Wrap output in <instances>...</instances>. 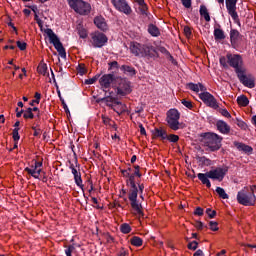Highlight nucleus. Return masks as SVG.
Wrapping results in <instances>:
<instances>
[{
  "label": "nucleus",
  "instance_id": "obj_51",
  "mask_svg": "<svg viewBox=\"0 0 256 256\" xmlns=\"http://www.w3.org/2000/svg\"><path fill=\"white\" fill-rule=\"evenodd\" d=\"M73 251H75V246H68V248L65 250L66 256H71V253H73Z\"/></svg>",
  "mask_w": 256,
  "mask_h": 256
},
{
  "label": "nucleus",
  "instance_id": "obj_14",
  "mask_svg": "<svg viewBox=\"0 0 256 256\" xmlns=\"http://www.w3.org/2000/svg\"><path fill=\"white\" fill-rule=\"evenodd\" d=\"M237 77L245 87H248L249 89L255 87V77L252 75H245V72L242 70L237 74Z\"/></svg>",
  "mask_w": 256,
  "mask_h": 256
},
{
  "label": "nucleus",
  "instance_id": "obj_61",
  "mask_svg": "<svg viewBox=\"0 0 256 256\" xmlns=\"http://www.w3.org/2000/svg\"><path fill=\"white\" fill-rule=\"evenodd\" d=\"M202 162L204 163V165H211V160L205 158V157H202Z\"/></svg>",
  "mask_w": 256,
  "mask_h": 256
},
{
  "label": "nucleus",
  "instance_id": "obj_64",
  "mask_svg": "<svg viewBox=\"0 0 256 256\" xmlns=\"http://www.w3.org/2000/svg\"><path fill=\"white\" fill-rule=\"evenodd\" d=\"M225 253H227L226 250H221V251L217 254V256H226Z\"/></svg>",
  "mask_w": 256,
  "mask_h": 256
},
{
  "label": "nucleus",
  "instance_id": "obj_33",
  "mask_svg": "<svg viewBox=\"0 0 256 256\" xmlns=\"http://www.w3.org/2000/svg\"><path fill=\"white\" fill-rule=\"evenodd\" d=\"M121 233H124L127 235L128 233H131V226L127 223H124L120 226Z\"/></svg>",
  "mask_w": 256,
  "mask_h": 256
},
{
  "label": "nucleus",
  "instance_id": "obj_45",
  "mask_svg": "<svg viewBox=\"0 0 256 256\" xmlns=\"http://www.w3.org/2000/svg\"><path fill=\"white\" fill-rule=\"evenodd\" d=\"M16 43L20 51H25L27 49V43L21 41H17Z\"/></svg>",
  "mask_w": 256,
  "mask_h": 256
},
{
  "label": "nucleus",
  "instance_id": "obj_28",
  "mask_svg": "<svg viewBox=\"0 0 256 256\" xmlns=\"http://www.w3.org/2000/svg\"><path fill=\"white\" fill-rule=\"evenodd\" d=\"M237 103L240 107H247V105H249V98L245 95H241L237 98Z\"/></svg>",
  "mask_w": 256,
  "mask_h": 256
},
{
  "label": "nucleus",
  "instance_id": "obj_54",
  "mask_svg": "<svg viewBox=\"0 0 256 256\" xmlns=\"http://www.w3.org/2000/svg\"><path fill=\"white\" fill-rule=\"evenodd\" d=\"M141 13L145 14L147 13V4L145 2L143 4H139Z\"/></svg>",
  "mask_w": 256,
  "mask_h": 256
},
{
  "label": "nucleus",
  "instance_id": "obj_2",
  "mask_svg": "<svg viewBox=\"0 0 256 256\" xmlns=\"http://www.w3.org/2000/svg\"><path fill=\"white\" fill-rule=\"evenodd\" d=\"M38 27H40V31L45 33L47 37L49 38L50 43L55 47L56 51H58L60 57L62 59H65L67 57V52H65V47H63V44L61 43V40H59V37H57V34L51 30V28H43V22H37Z\"/></svg>",
  "mask_w": 256,
  "mask_h": 256
},
{
  "label": "nucleus",
  "instance_id": "obj_42",
  "mask_svg": "<svg viewBox=\"0 0 256 256\" xmlns=\"http://www.w3.org/2000/svg\"><path fill=\"white\" fill-rule=\"evenodd\" d=\"M166 139H168V141H170L171 143H177V141H179V137L175 134L167 135Z\"/></svg>",
  "mask_w": 256,
  "mask_h": 256
},
{
  "label": "nucleus",
  "instance_id": "obj_1",
  "mask_svg": "<svg viewBox=\"0 0 256 256\" xmlns=\"http://www.w3.org/2000/svg\"><path fill=\"white\" fill-rule=\"evenodd\" d=\"M139 165L134 166L133 168H127L122 170L121 173L123 177L126 178L127 186L129 187L128 198L131 202V207L134 211V215H138V217H143V207L137 201V195L143 193V189L145 186L143 184H139V179H141V172L139 171ZM137 185L139 189L137 188Z\"/></svg>",
  "mask_w": 256,
  "mask_h": 256
},
{
  "label": "nucleus",
  "instance_id": "obj_8",
  "mask_svg": "<svg viewBox=\"0 0 256 256\" xmlns=\"http://www.w3.org/2000/svg\"><path fill=\"white\" fill-rule=\"evenodd\" d=\"M227 63L230 67L235 69V72L241 73L243 71V57L239 54H227Z\"/></svg>",
  "mask_w": 256,
  "mask_h": 256
},
{
  "label": "nucleus",
  "instance_id": "obj_35",
  "mask_svg": "<svg viewBox=\"0 0 256 256\" xmlns=\"http://www.w3.org/2000/svg\"><path fill=\"white\" fill-rule=\"evenodd\" d=\"M23 117L24 119H33V117H35L33 114V108H28L26 111H24Z\"/></svg>",
  "mask_w": 256,
  "mask_h": 256
},
{
  "label": "nucleus",
  "instance_id": "obj_52",
  "mask_svg": "<svg viewBox=\"0 0 256 256\" xmlns=\"http://www.w3.org/2000/svg\"><path fill=\"white\" fill-rule=\"evenodd\" d=\"M204 211H203V208L201 207H197L194 211V215H197L198 217H202Z\"/></svg>",
  "mask_w": 256,
  "mask_h": 256
},
{
  "label": "nucleus",
  "instance_id": "obj_19",
  "mask_svg": "<svg viewBox=\"0 0 256 256\" xmlns=\"http://www.w3.org/2000/svg\"><path fill=\"white\" fill-rule=\"evenodd\" d=\"M234 147H236L238 151H242V153H245L246 155H251V153H253V147L241 142H234Z\"/></svg>",
  "mask_w": 256,
  "mask_h": 256
},
{
  "label": "nucleus",
  "instance_id": "obj_10",
  "mask_svg": "<svg viewBox=\"0 0 256 256\" xmlns=\"http://www.w3.org/2000/svg\"><path fill=\"white\" fill-rule=\"evenodd\" d=\"M111 3L116 11L124 13V15H131V13H133V10L131 9V6H129L127 0H111Z\"/></svg>",
  "mask_w": 256,
  "mask_h": 256
},
{
  "label": "nucleus",
  "instance_id": "obj_55",
  "mask_svg": "<svg viewBox=\"0 0 256 256\" xmlns=\"http://www.w3.org/2000/svg\"><path fill=\"white\" fill-rule=\"evenodd\" d=\"M182 5H184V7H186V9H189V7H191V0H181Z\"/></svg>",
  "mask_w": 256,
  "mask_h": 256
},
{
  "label": "nucleus",
  "instance_id": "obj_50",
  "mask_svg": "<svg viewBox=\"0 0 256 256\" xmlns=\"http://www.w3.org/2000/svg\"><path fill=\"white\" fill-rule=\"evenodd\" d=\"M198 245H199V243H197V241H192L188 244V249L195 251V249H197Z\"/></svg>",
  "mask_w": 256,
  "mask_h": 256
},
{
  "label": "nucleus",
  "instance_id": "obj_59",
  "mask_svg": "<svg viewBox=\"0 0 256 256\" xmlns=\"http://www.w3.org/2000/svg\"><path fill=\"white\" fill-rule=\"evenodd\" d=\"M220 65L227 67V59L225 57L220 58Z\"/></svg>",
  "mask_w": 256,
  "mask_h": 256
},
{
  "label": "nucleus",
  "instance_id": "obj_3",
  "mask_svg": "<svg viewBox=\"0 0 256 256\" xmlns=\"http://www.w3.org/2000/svg\"><path fill=\"white\" fill-rule=\"evenodd\" d=\"M130 51L135 57H157V50L151 45L140 44L132 42L130 44Z\"/></svg>",
  "mask_w": 256,
  "mask_h": 256
},
{
  "label": "nucleus",
  "instance_id": "obj_13",
  "mask_svg": "<svg viewBox=\"0 0 256 256\" xmlns=\"http://www.w3.org/2000/svg\"><path fill=\"white\" fill-rule=\"evenodd\" d=\"M227 171H229V168L227 167H219L213 170H210L208 172V177L209 179H214L216 181H221L222 179L225 178V175H227Z\"/></svg>",
  "mask_w": 256,
  "mask_h": 256
},
{
  "label": "nucleus",
  "instance_id": "obj_48",
  "mask_svg": "<svg viewBox=\"0 0 256 256\" xmlns=\"http://www.w3.org/2000/svg\"><path fill=\"white\" fill-rule=\"evenodd\" d=\"M219 113L223 115V117H227V119H231V114L229 113V111H227V109H220Z\"/></svg>",
  "mask_w": 256,
  "mask_h": 256
},
{
  "label": "nucleus",
  "instance_id": "obj_37",
  "mask_svg": "<svg viewBox=\"0 0 256 256\" xmlns=\"http://www.w3.org/2000/svg\"><path fill=\"white\" fill-rule=\"evenodd\" d=\"M159 51H160V53H163V55H166V57H167L168 59H170V61H173V56L171 55V53H169V51L167 50V48H165V47H160V48H159Z\"/></svg>",
  "mask_w": 256,
  "mask_h": 256
},
{
  "label": "nucleus",
  "instance_id": "obj_23",
  "mask_svg": "<svg viewBox=\"0 0 256 256\" xmlns=\"http://www.w3.org/2000/svg\"><path fill=\"white\" fill-rule=\"evenodd\" d=\"M240 34L237 30L230 31V41L234 49L237 48V43H239Z\"/></svg>",
  "mask_w": 256,
  "mask_h": 256
},
{
  "label": "nucleus",
  "instance_id": "obj_21",
  "mask_svg": "<svg viewBox=\"0 0 256 256\" xmlns=\"http://www.w3.org/2000/svg\"><path fill=\"white\" fill-rule=\"evenodd\" d=\"M216 127L218 129V131H220V133H223V135H227L229 134V132L231 131V127H229L225 121L223 120H219L216 123Z\"/></svg>",
  "mask_w": 256,
  "mask_h": 256
},
{
  "label": "nucleus",
  "instance_id": "obj_58",
  "mask_svg": "<svg viewBox=\"0 0 256 256\" xmlns=\"http://www.w3.org/2000/svg\"><path fill=\"white\" fill-rule=\"evenodd\" d=\"M102 121H103L104 125H109V123H111V119H109L108 117L103 116V115H102Z\"/></svg>",
  "mask_w": 256,
  "mask_h": 256
},
{
  "label": "nucleus",
  "instance_id": "obj_29",
  "mask_svg": "<svg viewBox=\"0 0 256 256\" xmlns=\"http://www.w3.org/2000/svg\"><path fill=\"white\" fill-rule=\"evenodd\" d=\"M130 243H131V245H133L134 247H141V245H143V239H141V238L138 237V236H133V237L130 239Z\"/></svg>",
  "mask_w": 256,
  "mask_h": 256
},
{
  "label": "nucleus",
  "instance_id": "obj_11",
  "mask_svg": "<svg viewBox=\"0 0 256 256\" xmlns=\"http://www.w3.org/2000/svg\"><path fill=\"white\" fill-rule=\"evenodd\" d=\"M109 41L107 36L101 32H94L91 34V44L93 47L101 48Z\"/></svg>",
  "mask_w": 256,
  "mask_h": 256
},
{
  "label": "nucleus",
  "instance_id": "obj_30",
  "mask_svg": "<svg viewBox=\"0 0 256 256\" xmlns=\"http://www.w3.org/2000/svg\"><path fill=\"white\" fill-rule=\"evenodd\" d=\"M121 71H123L127 75H135V68H133L131 66L123 65V66H121Z\"/></svg>",
  "mask_w": 256,
  "mask_h": 256
},
{
  "label": "nucleus",
  "instance_id": "obj_34",
  "mask_svg": "<svg viewBox=\"0 0 256 256\" xmlns=\"http://www.w3.org/2000/svg\"><path fill=\"white\" fill-rule=\"evenodd\" d=\"M103 101H105L106 105L108 107H113L115 101H117L115 98H113V96H107L103 99Z\"/></svg>",
  "mask_w": 256,
  "mask_h": 256
},
{
  "label": "nucleus",
  "instance_id": "obj_46",
  "mask_svg": "<svg viewBox=\"0 0 256 256\" xmlns=\"http://www.w3.org/2000/svg\"><path fill=\"white\" fill-rule=\"evenodd\" d=\"M78 72L80 75H85L87 73V69L85 68V64H79Z\"/></svg>",
  "mask_w": 256,
  "mask_h": 256
},
{
  "label": "nucleus",
  "instance_id": "obj_20",
  "mask_svg": "<svg viewBox=\"0 0 256 256\" xmlns=\"http://www.w3.org/2000/svg\"><path fill=\"white\" fill-rule=\"evenodd\" d=\"M153 139H161L162 141L167 139V131L163 130V128H156L152 131Z\"/></svg>",
  "mask_w": 256,
  "mask_h": 256
},
{
  "label": "nucleus",
  "instance_id": "obj_22",
  "mask_svg": "<svg viewBox=\"0 0 256 256\" xmlns=\"http://www.w3.org/2000/svg\"><path fill=\"white\" fill-rule=\"evenodd\" d=\"M113 111L118 113V115H121L122 113H125L127 111V106L119 101H114V104L112 105Z\"/></svg>",
  "mask_w": 256,
  "mask_h": 256
},
{
  "label": "nucleus",
  "instance_id": "obj_62",
  "mask_svg": "<svg viewBox=\"0 0 256 256\" xmlns=\"http://www.w3.org/2000/svg\"><path fill=\"white\" fill-rule=\"evenodd\" d=\"M194 256H205L203 254V251L202 250H197L195 253H194Z\"/></svg>",
  "mask_w": 256,
  "mask_h": 256
},
{
  "label": "nucleus",
  "instance_id": "obj_44",
  "mask_svg": "<svg viewBox=\"0 0 256 256\" xmlns=\"http://www.w3.org/2000/svg\"><path fill=\"white\" fill-rule=\"evenodd\" d=\"M109 69L110 71H117V69H119V63H117V61L110 62Z\"/></svg>",
  "mask_w": 256,
  "mask_h": 256
},
{
  "label": "nucleus",
  "instance_id": "obj_27",
  "mask_svg": "<svg viewBox=\"0 0 256 256\" xmlns=\"http://www.w3.org/2000/svg\"><path fill=\"white\" fill-rule=\"evenodd\" d=\"M148 33H150V35H152V37H159V35H161L159 28H157V26H155L153 24L148 26Z\"/></svg>",
  "mask_w": 256,
  "mask_h": 256
},
{
  "label": "nucleus",
  "instance_id": "obj_16",
  "mask_svg": "<svg viewBox=\"0 0 256 256\" xmlns=\"http://www.w3.org/2000/svg\"><path fill=\"white\" fill-rule=\"evenodd\" d=\"M237 1L239 0H226V8L232 19H237Z\"/></svg>",
  "mask_w": 256,
  "mask_h": 256
},
{
  "label": "nucleus",
  "instance_id": "obj_4",
  "mask_svg": "<svg viewBox=\"0 0 256 256\" xmlns=\"http://www.w3.org/2000/svg\"><path fill=\"white\" fill-rule=\"evenodd\" d=\"M237 202L245 207H253L256 203V197L253 193V189L244 188L237 193Z\"/></svg>",
  "mask_w": 256,
  "mask_h": 256
},
{
  "label": "nucleus",
  "instance_id": "obj_38",
  "mask_svg": "<svg viewBox=\"0 0 256 256\" xmlns=\"http://www.w3.org/2000/svg\"><path fill=\"white\" fill-rule=\"evenodd\" d=\"M35 100H32L31 102H30V105L33 107V105H35V103L37 104V105H39V103H40V101H41V93H39V92H36L35 93Z\"/></svg>",
  "mask_w": 256,
  "mask_h": 256
},
{
  "label": "nucleus",
  "instance_id": "obj_15",
  "mask_svg": "<svg viewBox=\"0 0 256 256\" xmlns=\"http://www.w3.org/2000/svg\"><path fill=\"white\" fill-rule=\"evenodd\" d=\"M118 87H117V93L118 95H129L131 93V85L127 80L123 78H118Z\"/></svg>",
  "mask_w": 256,
  "mask_h": 256
},
{
  "label": "nucleus",
  "instance_id": "obj_5",
  "mask_svg": "<svg viewBox=\"0 0 256 256\" xmlns=\"http://www.w3.org/2000/svg\"><path fill=\"white\" fill-rule=\"evenodd\" d=\"M221 141H223V138L214 133L207 134L203 139L206 151H219L221 149Z\"/></svg>",
  "mask_w": 256,
  "mask_h": 256
},
{
  "label": "nucleus",
  "instance_id": "obj_7",
  "mask_svg": "<svg viewBox=\"0 0 256 256\" xmlns=\"http://www.w3.org/2000/svg\"><path fill=\"white\" fill-rule=\"evenodd\" d=\"M181 117V114L177 109H170L167 112V124L170 127V129H173V131H178L180 124H179V119Z\"/></svg>",
  "mask_w": 256,
  "mask_h": 256
},
{
  "label": "nucleus",
  "instance_id": "obj_41",
  "mask_svg": "<svg viewBox=\"0 0 256 256\" xmlns=\"http://www.w3.org/2000/svg\"><path fill=\"white\" fill-rule=\"evenodd\" d=\"M181 103H182V105H184V107H187V109H193V102H191L187 99H182Z\"/></svg>",
  "mask_w": 256,
  "mask_h": 256
},
{
  "label": "nucleus",
  "instance_id": "obj_12",
  "mask_svg": "<svg viewBox=\"0 0 256 256\" xmlns=\"http://www.w3.org/2000/svg\"><path fill=\"white\" fill-rule=\"evenodd\" d=\"M199 97L201 101H203V103H205V105H207L208 107H211L212 109L219 108V104H217V100L211 93L204 92V93H201Z\"/></svg>",
  "mask_w": 256,
  "mask_h": 256
},
{
  "label": "nucleus",
  "instance_id": "obj_40",
  "mask_svg": "<svg viewBox=\"0 0 256 256\" xmlns=\"http://www.w3.org/2000/svg\"><path fill=\"white\" fill-rule=\"evenodd\" d=\"M74 181L78 187H83V180L81 179V174L74 176Z\"/></svg>",
  "mask_w": 256,
  "mask_h": 256
},
{
  "label": "nucleus",
  "instance_id": "obj_18",
  "mask_svg": "<svg viewBox=\"0 0 256 256\" xmlns=\"http://www.w3.org/2000/svg\"><path fill=\"white\" fill-rule=\"evenodd\" d=\"M94 25H96V27L101 31H107V29H109L107 26V21L105 18H103V16H96L94 18Z\"/></svg>",
  "mask_w": 256,
  "mask_h": 256
},
{
  "label": "nucleus",
  "instance_id": "obj_9",
  "mask_svg": "<svg viewBox=\"0 0 256 256\" xmlns=\"http://www.w3.org/2000/svg\"><path fill=\"white\" fill-rule=\"evenodd\" d=\"M42 167H43V162L34 161L29 167H26L24 171L34 179H41V173H43Z\"/></svg>",
  "mask_w": 256,
  "mask_h": 256
},
{
  "label": "nucleus",
  "instance_id": "obj_31",
  "mask_svg": "<svg viewBox=\"0 0 256 256\" xmlns=\"http://www.w3.org/2000/svg\"><path fill=\"white\" fill-rule=\"evenodd\" d=\"M216 193L221 197V199H229V195L225 192V189L221 187L216 188Z\"/></svg>",
  "mask_w": 256,
  "mask_h": 256
},
{
  "label": "nucleus",
  "instance_id": "obj_53",
  "mask_svg": "<svg viewBox=\"0 0 256 256\" xmlns=\"http://www.w3.org/2000/svg\"><path fill=\"white\" fill-rule=\"evenodd\" d=\"M184 34L188 38L191 37V28H189V26L184 27Z\"/></svg>",
  "mask_w": 256,
  "mask_h": 256
},
{
  "label": "nucleus",
  "instance_id": "obj_24",
  "mask_svg": "<svg viewBox=\"0 0 256 256\" xmlns=\"http://www.w3.org/2000/svg\"><path fill=\"white\" fill-rule=\"evenodd\" d=\"M198 179L203 183V185H206L208 189H211V181H209V172L207 173H199Z\"/></svg>",
  "mask_w": 256,
  "mask_h": 256
},
{
  "label": "nucleus",
  "instance_id": "obj_49",
  "mask_svg": "<svg viewBox=\"0 0 256 256\" xmlns=\"http://www.w3.org/2000/svg\"><path fill=\"white\" fill-rule=\"evenodd\" d=\"M206 213L210 219H213L217 215V212L215 210H211V208L206 209Z\"/></svg>",
  "mask_w": 256,
  "mask_h": 256
},
{
  "label": "nucleus",
  "instance_id": "obj_60",
  "mask_svg": "<svg viewBox=\"0 0 256 256\" xmlns=\"http://www.w3.org/2000/svg\"><path fill=\"white\" fill-rule=\"evenodd\" d=\"M238 127H240L241 129H245V127H247V124H245V122L243 121H239L237 123Z\"/></svg>",
  "mask_w": 256,
  "mask_h": 256
},
{
  "label": "nucleus",
  "instance_id": "obj_6",
  "mask_svg": "<svg viewBox=\"0 0 256 256\" xmlns=\"http://www.w3.org/2000/svg\"><path fill=\"white\" fill-rule=\"evenodd\" d=\"M68 5L79 15H89L91 13V4L83 0H68Z\"/></svg>",
  "mask_w": 256,
  "mask_h": 256
},
{
  "label": "nucleus",
  "instance_id": "obj_26",
  "mask_svg": "<svg viewBox=\"0 0 256 256\" xmlns=\"http://www.w3.org/2000/svg\"><path fill=\"white\" fill-rule=\"evenodd\" d=\"M200 15L209 23L211 21V16L209 15V10L206 6H200Z\"/></svg>",
  "mask_w": 256,
  "mask_h": 256
},
{
  "label": "nucleus",
  "instance_id": "obj_36",
  "mask_svg": "<svg viewBox=\"0 0 256 256\" xmlns=\"http://www.w3.org/2000/svg\"><path fill=\"white\" fill-rule=\"evenodd\" d=\"M37 70L40 75H47V64H39Z\"/></svg>",
  "mask_w": 256,
  "mask_h": 256
},
{
  "label": "nucleus",
  "instance_id": "obj_17",
  "mask_svg": "<svg viewBox=\"0 0 256 256\" xmlns=\"http://www.w3.org/2000/svg\"><path fill=\"white\" fill-rule=\"evenodd\" d=\"M99 83H100L102 89H109L111 87V83H113V75H111V74L103 75L100 78Z\"/></svg>",
  "mask_w": 256,
  "mask_h": 256
},
{
  "label": "nucleus",
  "instance_id": "obj_56",
  "mask_svg": "<svg viewBox=\"0 0 256 256\" xmlns=\"http://www.w3.org/2000/svg\"><path fill=\"white\" fill-rule=\"evenodd\" d=\"M95 81H97V78H90L85 80L86 85H93V83H95Z\"/></svg>",
  "mask_w": 256,
  "mask_h": 256
},
{
  "label": "nucleus",
  "instance_id": "obj_32",
  "mask_svg": "<svg viewBox=\"0 0 256 256\" xmlns=\"http://www.w3.org/2000/svg\"><path fill=\"white\" fill-rule=\"evenodd\" d=\"M214 37H215V39H218V40L225 39V33L221 29H215Z\"/></svg>",
  "mask_w": 256,
  "mask_h": 256
},
{
  "label": "nucleus",
  "instance_id": "obj_63",
  "mask_svg": "<svg viewBox=\"0 0 256 256\" xmlns=\"http://www.w3.org/2000/svg\"><path fill=\"white\" fill-rule=\"evenodd\" d=\"M197 229H203V222H196Z\"/></svg>",
  "mask_w": 256,
  "mask_h": 256
},
{
  "label": "nucleus",
  "instance_id": "obj_39",
  "mask_svg": "<svg viewBox=\"0 0 256 256\" xmlns=\"http://www.w3.org/2000/svg\"><path fill=\"white\" fill-rule=\"evenodd\" d=\"M78 34L81 37V39H87V30L85 28H78Z\"/></svg>",
  "mask_w": 256,
  "mask_h": 256
},
{
  "label": "nucleus",
  "instance_id": "obj_25",
  "mask_svg": "<svg viewBox=\"0 0 256 256\" xmlns=\"http://www.w3.org/2000/svg\"><path fill=\"white\" fill-rule=\"evenodd\" d=\"M188 89H190L191 91H194L195 93H199V91H205V86H203V84L201 83H198V84L190 83L188 84Z\"/></svg>",
  "mask_w": 256,
  "mask_h": 256
},
{
  "label": "nucleus",
  "instance_id": "obj_57",
  "mask_svg": "<svg viewBox=\"0 0 256 256\" xmlns=\"http://www.w3.org/2000/svg\"><path fill=\"white\" fill-rule=\"evenodd\" d=\"M34 131V137H39L41 135V129H37L36 127H32Z\"/></svg>",
  "mask_w": 256,
  "mask_h": 256
},
{
  "label": "nucleus",
  "instance_id": "obj_43",
  "mask_svg": "<svg viewBox=\"0 0 256 256\" xmlns=\"http://www.w3.org/2000/svg\"><path fill=\"white\" fill-rule=\"evenodd\" d=\"M209 227H210L211 231H219V224L215 221H210Z\"/></svg>",
  "mask_w": 256,
  "mask_h": 256
},
{
  "label": "nucleus",
  "instance_id": "obj_47",
  "mask_svg": "<svg viewBox=\"0 0 256 256\" xmlns=\"http://www.w3.org/2000/svg\"><path fill=\"white\" fill-rule=\"evenodd\" d=\"M13 139L14 141H19L20 136H19V128H15L12 132Z\"/></svg>",
  "mask_w": 256,
  "mask_h": 256
}]
</instances>
